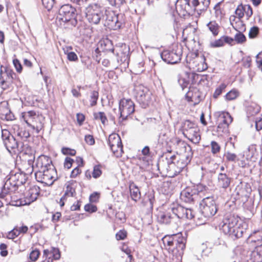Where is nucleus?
Returning a JSON list of instances; mask_svg holds the SVG:
<instances>
[{"label": "nucleus", "instance_id": "nucleus-54", "mask_svg": "<svg viewBox=\"0 0 262 262\" xmlns=\"http://www.w3.org/2000/svg\"><path fill=\"white\" fill-rule=\"evenodd\" d=\"M18 227H15L13 229L8 232L7 238L13 239L19 235Z\"/></svg>", "mask_w": 262, "mask_h": 262}, {"label": "nucleus", "instance_id": "nucleus-57", "mask_svg": "<svg viewBox=\"0 0 262 262\" xmlns=\"http://www.w3.org/2000/svg\"><path fill=\"white\" fill-rule=\"evenodd\" d=\"M61 152L64 155L74 156L76 155V151L75 149L68 147H63L61 148Z\"/></svg>", "mask_w": 262, "mask_h": 262}, {"label": "nucleus", "instance_id": "nucleus-33", "mask_svg": "<svg viewBox=\"0 0 262 262\" xmlns=\"http://www.w3.org/2000/svg\"><path fill=\"white\" fill-rule=\"evenodd\" d=\"M194 189V191L195 192L197 196L201 194H204L205 192H207L209 191V188L205 184L198 183H192L191 185Z\"/></svg>", "mask_w": 262, "mask_h": 262}, {"label": "nucleus", "instance_id": "nucleus-1", "mask_svg": "<svg viewBox=\"0 0 262 262\" xmlns=\"http://www.w3.org/2000/svg\"><path fill=\"white\" fill-rule=\"evenodd\" d=\"M248 224L237 214H229L224 217L220 228L222 232L232 241H236L246 233Z\"/></svg>", "mask_w": 262, "mask_h": 262}, {"label": "nucleus", "instance_id": "nucleus-55", "mask_svg": "<svg viewBox=\"0 0 262 262\" xmlns=\"http://www.w3.org/2000/svg\"><path fill=\"white\" fill-rule=\"evenodd\" d=\"M210 145L211 147V152L213 155H214L220 152L221 150V146L217 142L212 141L211 142Z\"/></svg>", "mask_w": 262, "mask_h": 262}, {"label": "nucleus", "instance_id": "nucleus-6", "mask_svg": "<svg viewBox=\"0 0 262 262\" xmlns=\"http://www.w3.org/2000/svg\"><path fill=\"white\" fill-rule=\"evenodd\" d=\"M2 138L6 148L9 152L10 149L13 150L14 152L23 151V146H19L21 142L17 139L12 135L7 129H2Z\"/></svg>", "mask_w": 262, "mask_h": 262}, {"label": "nucleus", "instance_id": "nucleus-27", "mask_svg": "<svg viewBox=\"0 0 262 262\" xmlns=\"http://www.w3.org/2000/svg\"><path fill=\"white\" fill-rule=\"evenodd\" d=\"M66 190L64 195H68L73 197L76 194V188L77 187V182L75 180H71L69 181L66 184Z\"/></svg>", "mask_w": 262, "mask_h": 262}, {"label": "nucleus", "instance_id": "nucleus-12", "mask_svg": "<svg viewBox=\"0 0 262 262\" xmlns=\"http://www.w3.org/2000/svg\"><path fill=\"white\" fill-rule=\"evenodd\" d=\"M119 112L121 116L125 115L124 114L130 115L135 112L134 102L130 99H121L119 103Z\"/></svg>", "mask_w": 262, "mask_h": 262}, {"label": "nucleus", "instance_id": "nucleus-4", "mask_svg": "<svg viewBox=\"0 0 262 262\" xmlns=\"http://www.w3.org/2000/svg\"><path fill=\"white\" fill-rule=\"evenodd\" d=\"M135 98L142 108H146L150 105L152 100V93L149 88L143 84L135 87Z\"/></svg>", "mask_w": 262, "mask_h": 262}, {"label": "nucleus", "instance_id": "nucleus-16", "mask_svg": "<svg viewBox=\"0 0 262 262\" xmlns=\"http://www.w3.org/2000/svg\"><path fill=\"white\" fill-rule=\"evenodd\" d=\"M113 54H116L117 60L120 64H124L127 67L129 64L130 55L134 50H109Z\"/></svg>", "mask_w": 262, "mask_h": 262}, {"label": "nucleus", "instance_id": "nucleus-39", "mask_svg": "<svg viewBox=\"0 0 262 262\" xmlns=\"http://www.w3.org/2000/svg\"><path fill=\"white\" fill-rule=\"evenodd\" d=\"M243 208L245 211L248 214L249 219L252 217L256 212V209L254 207L253 202L249 201L244 204Z\"/></svg>", "mask_w": 262, "mask_h": 262}, {"label": "nucleus", "instance_id": "nucleus-23", "mask_svg": "<svg viewBox=\"0 0 262 262\" xmlns=\"http://www.w3.org/2000/svg\"><path fill=\"white\" fill-rule=\"evenodd\" d=\"M129 190L132 200L137 202L141 198V192L138 186L133 181L129 182Z\"/></svg>", "mask_w": 262, "mask_h": 262}, {"label": "nucleus", "instance_id": "nucleus-31", "mask_svg": "<svg viewBox=\"0 0 262 262\" xmlns=\"http://www.w3.org/2000/svg\"><path fill=\"white\" fill-rule=\"evenodd\" d=\"M196 84H190L188 86V91L185 95V99L188 102L193 101L192 98L195 96L197 93H200L199 89L195 86Z\"/></svg>", "mask_w": 262, "mask_h": 262}, {"label": "nucleus", "instance_id": "nucleus-51", "mask_svg": "<svg viewBox=\"0 0 262 262\" xmlns=\"http://www.w3.org/2000/svg\"><path fill=\"white\" fill-rule=\"evenodd\" d=\"M40 255V252L37 248L33 250L30 253L29 259L31 261H36Z\"/></svg>", "mask_w": 262, "mask_h": 262}, {"label": "nucleus", "instance_id": "nucleus-21", "mask_svg": "<svg viewBox=\"0 0 262 262\" xmlns=\"http://www.w3.org/2000/svg\"><path fill=\"white\" fill-rule=\"evenodd\" d=\"M107 144L110 146V149L113 152L117 151V149H114V147L116 145L118 148H122L123 145L120 136L116 133H112L109 135L107 140Z\"/></svg>", "mask_w": 262, "mask_h": 262}, {"label": "nucleus", "instance_id": "nucleus-14", "mask_svg": "<svg viewBox=\"0 0 262 262\" xmlns=\"http://www.w3.org/2000/svg\"><path fill=\"white\" fill-rule=\"evenodd\" d=\"M122 17V14L116 15L113 12H109L108 14L106 15L107 25L114 30L120 29L123 23L121 20Z\"/></svg>", "mask_w": 262, "mask_h": 262}, {"label": "nucleus", "instance_id": "nucleus-19", "mask_svg": "<svg viewBox=\"0 0 262 262\" xmlns=\"http://www.w3.org/2000/svg\"><path fill=\"white\" fill-rule=\"evenodd\" d=\"M172 209L170 211H160L157 214L158 222L161 224L168 225L175 221Z\"/></svg>", "mask_w": 262, "mask_h": 262}, {"label": "nucleus", "instance_id": "nucleus-62", "mask_svg": "<svg viewBox=\"0 0 262 262\" xmlns=\"http://www.w3.org/2000/svg\"><path fill=\"white\" fill-rule=\"evenodd\" d=\"M248 149V151L247 154V156L250 158H254L256 155V145H251L249 146Z\"/></svg>", "mask_w": 262, "mask_h": 262}, {"label": "nucleus", "instance_id": "nucleus-50", "mask_svg": "<svg viewBox=\"0 0 262 262\" xmlns=\"http://www.w3.org/2000/svg\"><path fill=\"white\" fill-rule=\"evenodd\" d=\"M8 105V103L7 102L5 105H2L0 107V118L2 120H4L5 116L10 112V108Z\"/></svg>", "mask_w": 262, "mask_h": 262}, {"label": "nucleus", "instance_id": "nucleus-56", "mask_svg": "<svg viewBox=\"0 0 262 262\" xmlns=\"http://www.w3.org/2000/svg\"><path fill=\"white\" fill-rule=\"evenodd\" d=\"M65 54L67 55V58L70 61H76L78 60V57L74 52H69V50H63Z\"/></svg>", "mask_w": 262, "mask_h": 262}, {"label": "nucleus", "instance_id": "nucleus-43", "mask_svg": "<svg viewBox=\"0 0 262 262\" xmlns=\"http://www.w3.org/2000/svg\"><path fill=\"white\" fill-rule=\"evenodd\" d=\"M196 124L195 122L191 121L189 120H186L183 122V127L187 132H189V134L191 133L192 130H194Z\"/></svg>", "mask_w": 262, "mask_h": 262}, {"label": "nucleus", "instance_id": "nucleus-2", "mask_svg": "<svg viewBox=\"0 0 262 262\" xmlns=\"http://www.w3.org/2000/svg\"><path fill=\"white\" fill-rule=\"evenodd\" d=\"M186 241V237L183 236L181 232L166 235L162 238L165 249L176 257L181 256L183 254Z\"/></svg>", "mask_w": 262, "mask_h": 262}, {"label": "nucleus", "instance_id": "nucleus-59", "mask_svg": "<svg viewBox=\"0 0 262 262\" xmlns=\"http://www.w3.org/2000/svg\"><path fill=\"white\" fill-rule=\"evenodd\" d=\"M100 197V192L94 191L90 194L89 196V201L90 203H97L98 202Z\"/></svg>", "mask_w": 262, "mask_h": 262}, {"label": "nucleus", "instance_id": "nucleus-45", "mask_svg": "<svg viewBox=\"0 0 262 262\" xmlns=\"http://www.w3.org/2000/svg\"><path fill=\"white\" fill-rule=\"evenodd\" d=\"M102 166L101 164L95 165L93 167V170L92 172V177L94 179L99 178L102 173L101 170Z\"/></svg>", "mask_w": 262, "mask_h": 262}, {"label": "nucleus", "instance_id": "nucleus-25", "mask_svg": "<svg viewBox=\"0 0 262 262\" xmlns=\"http://www.w3.org/2000/svg\"><path fill=\"white\" fill-rule=\"evenodd\" d=\"M215 116L217 117L218 121H220L219 124H228V125L232 121L233 118L231 115L228 112H217L215 114Z\"/></svg>", "mask_w": 262, "mask_h": 262}, {"label": "nucleus", "instance_id": "nucleus-44", "mask_svg": "<svg viewBox=\"0 0 262 262\" xmlns=\"http://www.w3.org/2000/svg\"><path fill=\"white\" fill-rule=\"evenodd\" d=\"M198 79L196 81V85H199L200 84H203L204 85H207L210 80V77L208 75H202L199 74Z\"/></svg>", "mask_w": 262, "mask_h": 262}, {"label": "nucleus", "instance_id": "nucleus-18", "mask_svg": "<svg viewBox=\"0 0 262 262\" xmlns=\"http://www.w3.org/2000/svg\"><path fill=\"white\" fill-rule=\"evenodd\" d=\"M191 157L188 155L179 158L177 162H170L171 163L169 164V166L172 164L174 165V170L176 173H180L185 168L187 165L190 162Z\"/></svg>", "mask_w": 262, "mask_h": 262}, {"label": "nucleus", "instance_id": "nucleus-64", "mask_svg": "<svg viewBox=\"0 0 262 262\" xmlns=\"http://www.w3.org/2000/svg\"><path fill=\"white\" fill-rule=\"evenodd\" d=\"M185 220H191L195 216V212L191 208H186Z\"/></svg>", "mask_w": 262, "mask_h": 262}, {"label": "nucleus", "instance_id": "nucleus-15", "mask_svg": "<svg viewBox=\"0 0 262 262\" xmlns=\"http://www.w3.org/2000/svg\"><path fill=\"white\" fill-rule=\"evenodd\" d=\"M199 50H188L186 56V61L187 63H190L195 59H199L203 60V67L202 69L198 68L197 71L199 72L203 71L207 68V64L205 62V56L203 54L200 56Z\"/></svg>", "mask_w": 262, "mask_h": 262}, {"label": "nucleus", "instance_id": "nucleus-46", "mask_svg": "<svg viewBox=\"0 0 262 262\" xmlns=\"http://www.w3.org/2000/svg\"><path fill=\"white\" fill-rule=\"evenodd\" d=\"M94 118L95 120H100L101 123L105 125V122L107 121L106 116L103 112H99L98 113H94Z\"/></svg>", "mask_w": 262, "mask_h": 262}, {"label": "nucleus", "instance_id": "nucleus-5", "mask_svg": "<svg viewBox=\"0 0 262 262\" xmlns=\"http://www.w3.org/2000/svg\"><path fill=\"white\" fill-rule=\"evenodd\" d=\"M199 76V74L195 71L190 68H186L178 75V82L182 90H184L190 84H196Z\"/></svg>", "mask_w": 262, "mask_h": 262}, {"label": "nucleus", "instance_id": "nucleus-9", "mask_svg": "<svg viewBox=\"0 0 262 262\" xmlns=\"http://www.w3.org/2000/svg\"><path fill=\"white\" fill-rule=\"evenodd\" d=\"M40 194V187L37 186H34L30 188L27 192V194L24 199H19L15 201V204H12L13 206H20L24 205H29L32 202L36 201Z\"/></svg>", "mask_w": 262, "mask_h": 262}, {"label": "nucleus", "instance_id": "nucleus-30", "mask_svg": "<svg viewBox=\"0 0 262 262\" xmlns=\"http://www.w3.org/2000/svg\"><path fill=\"white\" fill-rule=\"evenodd\" d=\"M21 146H23V151H21L19 152L22 154L23 156L25 155H28V157L30 158V159L28 160V163L29 165L33 164L35 160V155L34 154L33 150L29 146H27V147L25 148L24 143H23L22 142H21Z\"/></svg>", "mask_w": 262, "mask_h": 262}, {"label": "nucleus", "instance_id": "nucleus-58", "mask_svg": "<svg viewBox=\"0 0 262 262\" xmlns=\"http://www.w3.org/2000/svg\"><path fill=\"white\" fill-rule=\"evenodd\" d=\"M174 165L173 164L170 165L169 166L168 165L167 166V173L168 174L169 177L170 178H174L180 174L179 173H176L175 172V171L176 170H174Z\"/></svg>", "mask_w": 262, "mask_h": 262}, {"label": "nucleus", "instance_id": "nucleus-32", "mask_svg": "<svg viewBox=\"0 0 262 262\" xmlns=\"http://www.w3.org/2000/svg\"><path fill=\"white\" fill-rule=\"evenodd\" d=\"M195 10H206L210 5V0H192Z\"/></svg>", "mask_w": 262, "mask_h": 262}, {"label": "nucleus", "instance_id": "nucleus-11", "mask_svg": "<svg viewBox=\"0 0 262 262\" xmlns=\"http://www.w3.org/2000/svg\"><path fill=\"white\" fill-rule=\"evenodd\" d=\"M176 8L177 11L186 14H190L195 11L192 1L190 0H177L176 3Z\"/></svg>", "mask_w": 262, "mask_h": 262}, {"label": "nucleus", "instance_id": "nucleus-8", "mask_svg": "<svg viewBox=\"0 0 262 262\" xmlns=\"http://www.w3.org/2000/svg\"><path fill=\"white\" fill-rule=\"evenodd\" d=\"M86 17L88 21L93 24H99L104 17L102 8L97 4H92L86 8Z\"/></svg>", "mask_w": 262, "mask_h": 262}, {"label": "nucleus", "instance_id": "nucleus-40", "mask_svg": "<svg viewBox=\"0 0 262 262\" xmlns=\"http://www.w3.org/2000/svg\"><path fill=\"white\" fill-rule=\"evenodd\" d=\"M188 140L191 141L194 144L199 143L201 140V136L199 132V129L195 128L191 131V133L189 134Z\"/></svg>", "mask_w": 262, "mask_h": 262}, {"label": "nucleus", "instance_id": "nucleus-53", "mask_svg": "<svg viewBox=\"0 0 262 262\" xmlns=\"http://www.w3.org/2000/svg\"><path fill=\"white\" fill-rule=\"evenodd\" d=\"M92 203H89L84 205V209L85 211L90 213H93L96 212L97 211V207L96 205L92 204Z\"/></svg>", "mask_w": 262, "mask_h": 262}, {"label": "nucleus", "instance_id": "nucleus-13", "mask_svg": "<svg viewBox=\"0 0 262 262\" xmlns=\"http://www.w3.org/2000/svg\"><path fill=\"white\" fill-rule=\"evenodd\" d=\"M197 198L191 185L186 186L180 193L181 200L186 203H194Z\"/></svg>", "mask_w": 262, "mask_h": 262}, {"label": "nucleus", "instance_id": "nucleus-17", "mask_svg": "<svg viewBox=\"0 0 262 262\" xmlns=\"http://www.w3.org/2000/svg\"><path fill=\"white\" fill-rule=\"evenodd\" d=\"M4 73H5L4 80L6 79V81L10 82V84L4 83L0 86L3 90H7L12 88V84L13 80L16 78L17 75L12 69L7 66L4 67Z\"/></svg>", "mask_w": 262, "mask_h": 262}, {"label": "nucleus", "instance_id": "nucleus-60", "mask_svg": "<svg viewBox=\"0 0 262 262\" xmlns=\"http://www.w3.org/2000/svg\"><path fill=\"white\" fill-rule=\"evenodd\" d=\"M127 232L125 230H120L116 234V238L117 241L124 240L127 237Z\"/></svg>", "mask_w": 262, "mask_h": 262}, {"label": "nucleus", "instance_id": "nucleus-47", "mask_svg": "<svg viewBox=\"0 0 262 262\" xmlns=\"http://www.w3.org/2000/svg\"><path fill=\"white\" fill-rule=\"evenodd\" d=\"M227 85L225 83H222L217 86L213 94V97L214 99H217L220 95H221L223 91L225 90Z\"/></svg>", "mask_w": 262, "mask_h": 262}, {"label": "nucleus", "instance_id": "nucleus-37", "mask_svg": "<svg viewBox=\"0 0 262 262\" xmlns=\"http://www.w3.org/2000/svg\"><path fill=\"white\" fill-rule=\"evenodd\" d=\"M174 186L171 181H166L163 182L161 186V191L165 195H170L172 193Z\"/></svg>", "mask_w": 262, "mask_h": 262}, {"label": "nucleus", "instance_id": "nucleus-7", "mask_svg": "<svg viewBox=\"0 0 262 262\" xmlns=\"http://www.w3.org/2000/svg\"><path fill=\"white\" fill-rule=\"evenodd\" d=\"M200 209L202 214L205 217H210L214 216L218 211L219 205L212 196H207L202 200Z\"/></svg>", "mask_w": 262, "mask_h": 262}, {"label": "nucleus", "instance_id": "nucleus-3", "mask_svg": "<svg viewBox=\"0 0 262 262\" xmlns=\"http://www.w3.org/2000/svg\"><path fill=\"white\" fill-rule=\"evenodd\" d=\"M76 15V9L71 5L67 4L62 6L59 9L57 18L64 23L63 25L67 24L66 27L70 26L74 27L77 23Z\"/></svg>", "mask_w": 262, "mask_h": 262}, {"label": "nucleus", "instance_id": "nucleus-61", "mask_svg": "<svg viewBox=\"0 0 262 262\" xmlns=\"http://www.w3.org/2000/svg\"><path fill=\"white\" fill-rule=\"evenodd\" d=\"M235 13L238 16V20L240 21V19L243 18L244 15V8H243V5H238L235 11Z\"/></svg>", "mask_w": 262, "mask_h": 262}, {"label": "nucleus", "instance_id": "nucleus-42", "mask_svg": "<svg viewBox=\"0 0 262 262\" xmlns=\"http://www.w3.org/2000/svg\"><path fill=\"white\" fill-rule=\"evenodd\" d=\"M207 26L213 36H215L218 35L220 26L215 21H210Z\"/></svg>", "mask_w": 262, "mask_h": 262}, {"label": "nucleus", "instance_id": "nucleus-63", "mask_svg": "<svg viewBox=\"0 0 262 262\" xmlns=\"http://www.w3.org/2000/svg\"><path fill=\"white\" fill-rule=\"evenodd\" d=\"M13 64L15 67L16 71L17 73H20L23 71V66L20 61L17 59L14 58L13 59Z\"/></svg>", "mask_w": 262, "mask_h": 262}, {"label": "nucleus", "instance_id": "nucleus-34", "mask_svg": "<svg viewBox=\"0 0 262 262\" xmlns=\"http://www.w3.org/2000/svg\"><path fill=\"white\" fill-rule=\"evenodd\" d=\"M45 173V181L50 183L54 178V176L57 177L56 169L55 166L43 169Z\"/></svg>", "mask_w": 262, "mask_h": 262}, {"label": "nucleus", "instance_id": "nucleus-38", "mask_svg": "<svg viewBox=\"0 0 262 262\" xmlns=\"http://www.w3.org/2000/svg\"><path fill=\"white\" fill-rule=\"evenodd\" d=\"M155 202V192L154 190L148 191L146 193L145 196V205L149 206L151 210L153 209L154 204Z\"/></svg>", "mask_w": 262, "mask_h": 262}, {"label": "nucleus", "instance_id": "nucleus-28", "mask_svg": "<svg viewBox=\"0 0 262 262\" xmlns=\"http://www.w3.org/2000/svg\"><path fill=\"white\" fill-rule=\"evenodd\" d=\"M35 177L37 182L45 184L44 186H52L55 181H57L59 178L57 177L53 181L50 183L45 181V173L43 169H41L35 173Z\"/></svg>", "mask_w": 262, "mask_h": 262}, {"label": "nucleus", "instance_id": "nucleus-26", "mask_svg": "<svg viewBox=\"0 0 262 262\" xmlns=\"http://www.w3.org/2000/svg\"><path fill=\"white\" fill-rule=\"evenodd\" d=\"M250 257L253 262H262V244L255 247L251 252Z\"/></svg>", "mask_w": 262, "mask_h": 262}, {"label": "nucleus", "instance_id": "nucleus-52", "mask_svg": "<svg viewBox=\"0 0 262 262\" xmlns=\"http://www.w3.org/2000/svg\"><path fill=\"white\" fill-rule=\"evenodd\" d=\"M99 97V93L97 91H93L91 93L90 105L91 106H95L97 103Z\"/></svg>", "mask_w": 262, "mask_h": 262}, {"label": "nucleus", "instance_id": "nucleus-41", "mask_svg": "<svg viewBox=\"0 0 262 262\" xmlns=\"http://www.w3.org/2000/svg\"><path fill=\"white\" fill-rule=\"evenodd\" d=\"M239 95L238 91L236 89H233L225 95L226 101H231L236 99Z\"/></svg>", "mask_w": 262, "mask_h": 262}, {"label": "nucleus", "instance_id": "nucleus-10", "mask_svg": "<svg viewBox=\"0 0 262 262\" xmlns=\"http://www.w3.org/2000/svg\"><path fill=\"white\" fill-rule=\"evenodd\" d=\"M183 50H162L159 52L162 59L167 64H173L181 60Z\"/></svg>", "mask_w": 262, "mask_h": 262}, {"label": "nucleus", "instance_id": "nucleus-29", "mask_svg": "<svg viewBox=\"0 0 262 262\" xmlns=\"http://www.w3.org/2000/svg\"><path fill=\"white\" fill-rule=\"evenodd\" d=\"M37 164H40L41 169L54 166L51 158L49 156L45 155H42L39 157V159L37 160Z\"/></svg>", "mask_w": 262, "mask_h": 262}, {"label": "nucleus", "instance_id": "nucleus-49", "mask_svg": "<svg viewBox=\"0 0 262 262\" xmlns=\"http://www.w3.org/2000/svg\"><path fill=\"white\" fill-rule=\"evenodd\" d=\"M16 136L21 140H26L30 137V134L29 131L21 128V129L16 133Z\"/></svg>", "mask_w": 262, "mask_h": 262}, {"label": "nucleus", "instance_id": "nucleus-24", "mask_svg": "<svg viewBox=\"0 0 262 262\" xmlns=\"http://www.w3.org/2000/svg\"><path fill=\"white\" fill-rule=\"evenodd\" d=\"M233 43L234 40L232 38L227 36H223L220 39L211 42L210 47L211 48H219L223 46L225 43L232 45Z\"/></svg>", "mask_w": 262, "mask_h": 262}, {"label": "nucleus", "instance_id": "nucleus-36", "mask_svg": "<svg viewBox=\"0 0 262 262\" xmlns=\"http://www.w3.org/2000/svg\"><path fill=\"white\" fill-rule=\"evenodd\" d=\"M174 219H178L185 220V213L186 208L182 206H178L177 207H173L172 209Z\"/></svg>", "mask_w": 262, "mask_h": 262}, {"label": "nucleus", "instance_id": "nucleus-20", "mask_svg": "<svg viewBox=\"0 0 262 262\" xmlns=\"http://www.w3.org/2000/svg\"><path fill=\"white\" fill-rule=\"evenodd\" d=\"M236 194L241 197H249L252 192V188L250 183L242 181L236 188Z\"/></svg>", "mask_w": 262, "mask_h": 262}, {"label": "nucleus", "instance_id": "nucleus-22", "mask_svg": "<svg viewBox=\"0 0 262 262\" xmlns=\"http://www.w3.org/2000/svg\"><path fill=\"white\" fill-rule=\"evenodd\" d=\"M232 178L226 173L220 172L217 177V185L220 188L227 189L229 188Z\"/></svg>", "mask_w": 262, "mask_h": 262}, {"label": "nucleus", "instance_id": "nucleus-48", "mask_svg": "<svg viewBox=\"0 0 262 262\" xmlns=\"http://www.w3.org/2000/svg\"><path fill=\"white\" fill-rule=\"evenodd\" d=\"M260 110V107L257 105H250L247 107V114L250 116H254L258 114Z\"/></svg>", "mask_w": 262, "mask_h": 262}, {"label": "nucleus", "instance_id": "nucleus-35", "mask_svg": "<svg viewBox=\"0 0 262 262\" xmlns=\"http://www.w3.org/2000/svg\"><path fill=\"white\" fill-rule=\"evenodd\" d=\"M248 239L251 243L262 241V229L254 230L248 236Z\"/></svg>", "mask_w": 262, "mask_h": 262}]
</instances>
